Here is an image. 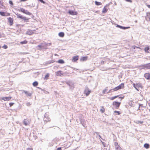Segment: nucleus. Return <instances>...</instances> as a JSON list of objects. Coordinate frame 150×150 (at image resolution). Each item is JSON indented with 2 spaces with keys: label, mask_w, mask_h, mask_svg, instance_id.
I'll return each mask as SVG.
<instances>
[{
  "label": "nucleus",
  "mask_w": 150,
  "mask_h": 150,
  "mask_svg": "<svg viewBox=\"0 0 150 150\" xmlns=\"http://www.w3.org/2000/svg\"><path fill=\"white\" fill-rule=\"evenodd\" d=\"M145 78L147 80H150V74L148 73L145 74L144 75Z\"/></svg>",
  "instance_id": "nucleus-16"
},
{
  "label": "nucleus",
  "mask_w": 150,
  "mask_h": 150,
  "mask_svg": "<svg viewBox=\"0 0 150 150\" xmlns=\"http://www.w3.org/2000/svg\"><path fill=\"white\" fill-rule=\"evenodd\" d=\"M2 37V35L1 33H0V38H1Z\"/></svg>",
  "instance_id": "nucleus-57"
},
{
  "label": "nucleus",
  "mask_w": 150,
  "mask_h": 150,
  "mask_svg": "<svg viewBox=\"0 0 150 150\" xmlns=\"http://www.w3.org/2000/svg\"><path fill=\"white\" fill-rule=\"evenodd\" d=\"M58 62L60 64H64V61L62 59H60L58 61Z\"/></svg>",
  "instance_id": "nucleus-32"
},
{
  "label": "nucleus",
  "mask_w": 150,
  "mask_h": 150,
  "mask_svg": "<svg viewBox=\"0 0 150 150\" xmlns=\"http://www.w3.org/2000/svg\"><path fill=\"white\" fill-rule=\"evenodd\" d=\"M68 85L69 86L70 88L71 89H73L74 88V84L72 82H69L67 83Z\"/></svg>",
  "instance_id": "nucleus-15"
},
{
  "label": "nucleus",
  "mask_w": 150,
  "mask_h": 150,
  "mask_svg": "<svg viewBox=\"0 0 150 150\" xmlns=\"http://www.w3.org/2000/svg\"><path fill=\"white\" fill-rule=\"evenodd\" d=\"M124 98V97H119V98H121V99H123Z\"/></svg>",
  "instance_id": "nucleus-60"
},
{
  "label": "nucleus",
  "mask_w": 150,
  "mask_h": 150,
  "mask_svg": "<svg viewBox=\"0 0 150 150\" xmlns=\"http://www.w3.org/2000/svg\"><path fill=\"white\" fill-rule=\"evenodd\" d=\"M112 90H113V89L110 90L107 93H110Z\"/></svg>",
  "instance_id": "nucleus-50"
},
{
  "label": "nucleus",
  "mask_w": 150,
  "mask_h": 150,
  "mask_svg": "<svg viewBox=\"0 0 150 150\" xmlns=\"http://www.w3.org/2000/svg\"><path fill=\"white\" fill-rule=\"evenodd\" d=\"M31 122V120L30 119H25L23 121V124L25 126L29 125Z\"/></svg>",
  "instance_id": "nucleus-6"
},
{
  "label": "nucleus",
  "mask_w": 150,
  "mask_h": 150,
  "mask_svg": "<svg viewBox=\"0 0 150 150\" xmlns=\"http://www.w3.org/2000/svg\"><path fill=\"white\" fill-rule=\"evenodd\" d=\"M26 105L27 106H29L31 105V104L30 102H28L26 103Z\"/></svg>",
  "instance_id": "nucleus-41"
},
{
  "label": "nucleus",
  "mask_w": 150,
  "mask_h": 150,
  "mask_svg": "<svg viewBox=\"0 0 150 150\" xmlns=\"http://www.w3.org/2000/svg\"><path fill=\"white\" fill-rule=\"evenodd\" d=\"M135 88V89H136L138 91H139V90L137 88H137V86H136V87H135V88Z\"/></svg>",
  "instance_id": "nucleus-56"
},
{
  "label": "nucleus",
  "mask_w": 150,
  "mask_h": 150,
  "mask_svg": "<svg viewBox=\"0 0 150 150\" xmlns=\"http://www.w3.org/2000/svg\"><path fill=\"white\" fill-rule=\"evenodd\" d=\"M8 22L9 23L10 25H13V18H11V17H9L8 18Z\"/></svg>",
  "instance_id": "nucleus-12"
},
{
  "label": "nucleus",
  "mask_w": 150,
  "mask_h": 150,
  "mask_svg": "<svg viewBox=\"0 0 150 150\" xmlns=\"http://www.w3.org/2000/svg\"><path fill=\"white\" fill-rule=\"evenodd\" d=\"M22 91L23 93H24L27 96H31L32 94L29 92L25 90H23Z\"/></svg>",
  "instance_id": "nucleus-14"
},
{
  "label": "nucleus",
  "mask_w": 150,
  "mask_h": 150,
  "mask_svg": "<svg viewBox=\"0 0 150 150\" xmlns=\"http://www.w3.org/2000/svg\"><path fill=\"white\" fill-rule=\"evenodd\" d=\"M144 147L147 149L149 148V144H145L144 145Z\"/></svg>",
  "instance_id": "nucleus-29"
},
{
  "label": "nucleus",
  "mask_w": 150,
  "mask_h": 150,
  "mask_svg": "<svg viewBox=\"0 0 150 150\" xmlns=\"http://www.w3.org/2000/svg\"><path fill=\"white\" fill-rule=\"evenodd\" d=\"M41 44L43 49H47V48L46 43H42Z\"/></svg>",
  "instance_id": "nucleus-18"
},
{
  "label": "nucleus",
  "mask_w": 150,
  "mask_h": 150,
  "mask_svg": "<svg viewBox=\"0 0 150 150\" xmlns=\"http://www.w3.org/2000/svg\"><path fill=\"white\" fill-rule=\"evenodd\" d=\"M0 14L2 16H8L10 15V14L9 13H8L7 15H6L5 14L4 12L1 11H0Z\"/></svg>",
  "instance_id": "nucleus-23"
},
{
  "label": "nucleus",
  "mask_w": 150,
  "mask_h": 150,
  "mask_svg": "<svg viewBox=\"0 0 150 150\" xmlns=\"http://www.w3.org/2000/svg\"><path fill=\"white\" fill-rule=\"evenodd\" d=\"M101 142H102V143L103 145V146H104V147H106V145H105V144L103 142H102V141H101Z\"/></svg>",
  "instance_id": "nucleus-44"
},
{
  "label": "nucleus",
  "mask_w": 150,
  "mask_h": 150,
  "mask_svg": "<svg viewBox=\"0 0 150 150\" xmlns=\"http://www.w3.org/2000/svg\"><path fill=\"white\" fill-rule=\"evenodd\" d=\"M16 15L17 16V17L18 18H20L22 20H24L26 22L28 21L29 20L30 18H26V17L25 16H23L22 15L20 14L17 13L16 14Z\"/></svg>",
  "instance_id": "nucleus-1"
},
{
  "label": "nucleus",
  "mask_w": 150,
  "mask_h": 150,
  "mask_svg": "<svg viewBox=\"0 0 150 150\" xmlns=\"http://www.w3.org/2000/svg\"><path fill=\"white\" fill-rule=\"evenodd\" d=\"M27 0H21V1H27Z\"/></svg>",
  "instance_id": "nucleus-62"
},
{
  "label": "nucleus",
  "mask_w": 150,
  "mask_h": 150,
  "mask_svg": "<svg viewBox=\"0 0 150 150\" xmlns=\"http://www.w3.org/2000/svg\"><path fill=\"white\" fill-rule=\"evenodd\" d=\"M108 10L106 8V6H105L103 8V9L102 10V13H105L107 12V11Z\"/></svg>",
  "instance_id": "nucleus-27"
},
{
  "label": "nucleus",
  "mask_w": 150,
  "mask_h": 150,
  "mask_svg": "<svg viewBox=\"0 0 150 150\" xmlns=\"http://www.w3.org/2000/svg\"><path fill=\"white\" fill-rule=\"evenodd\" d=\"M133 86L134 88H135L136 87V84L135 83H134L133 84Z\"/></svg>",
  "instance_id": "nucleus-55"
},
{
  "label": "nucleus",
  "mask_w": 150,
  "mask_h": 150,
  "mask_svg": "<svg viewBox=\"0 0 150 150\" xmlns=\"http://www.w3.org/2000/svg\"><path fill=\"white\" fill-rule=\"evenodd\" d=\"M79 57L78 56H74L73 57V60L74 62H75L78 60Z\"/></svg>",
  "instance_id": "nucleus-21"
},
{
  "label": "nucleus",
  "mask_w": 150,
  "mask_h": 150,
  "mask_svg": "<svg viewBox=\"0 0 150 150\" xmlns=\"http://www.w3.org/2000/svg\"><path fill=\"white\" fill-rule=\"evenodd\" d=\"M136 86L137 87L139 88H142V85L141 83H137L136 84Z\"/></svg>",
  "instance_id": "nucleus-24"
},
{
  "label": "nucleus",
  "mask_w": 150,
  "mask_h": 150,
  "mask_svg": "<svg viewBox=\"0 0 150 150\" xmlns=\"http://www.w3.org/2000/svg\"><path fill=\"white\" fill-rule=\"evenodd\" d=\"M28 42V41L26 40H25L23 41H21L20 42V43L21 44H27Z\"/></svg>",
  "instance_id": "nucleus-33"
},
{
  "label": "nucleus",
  "mask_w": 150,
  "mask_h": 150,
  "mask_svg": "<svg viewBox=\"0 0 150 150\" xmlns=\"http://www.w3.org/2000/svg\"><path fill=\"white\" fill-rule=\"evenodd\" d=\"M120 103L117 101H114L113 102V105L115 106V108L117 109L120 106Z\"/></svg>",
  "instance_id": "nucleus-8"
},
{
  "label": "nucleus",
  "mask_w": 150,
  "mask_h": 150,
  "mask_svg": "<svg viewBox=\"0 0 150 150\" xmlns=\"http://www.w3.org/2000/svg\"><path fill=\"white\" fill-rule=\"evenodd\" d=\"M91 92V91L89 89V88L86 87L85 88L84 91V93L86 95V96H88Z\"/></svg>",
  "instance_id": "nucleus-5"
},
{
  "label": "nucleus",
  "mask_w": 150,
  "mask_h": 150,
  "mask_svg": "<svg viewBox=\"0 0 150 150\" xmlns=\"http://www.w3.org/2000/svg\"><path fill=\"white\" fill-rule=\"evenodd\" d=\"M39 0L42 3H43L44 4H45L46 3L44 1H43V0Z\"/></svg>",
  "instance_id": "nucleus-45"
},
{
  "label": "nucleus",
  "mask_w": 150,
  "mask_h": 150,
  "mask_svg": "<svg viewBox=\"0 0 150 150\" xmlns=\"http://www.w3.org/2000/svg\"><path fill=\"white\" fill-rule=\"evenodd\" d=\"M114 144L115 147V149L118 148V147H120V146L118 145V143L117 142H115V143Z\"/></svg>",
  "instance_id": "nucleus-30"
},
{
  "label": "nucleus",
  "mask_w": 150,
  "mask_h": 150,
  "mask_svg": "<svg viewBox=\"0 0 150 150\" xmlns=\"http://www.w3.org/2000/svg\"><path fill=\"white\" fill-rule=\"evenodd\" d=\"M107 88H108V87H106V88H105V89L103 90V93L104 94H105L106 93V92L108 90V89H107Z\"/></svg>",
  "instance_id": "nucleus-36"
},
{
  "label": "nucleus",
  "mask_w": 150,
  "mask_h": 150,
  "mask_svg": "<svg viewBox=\"0 0 150 150\" xmlns=\"http://www.w3.org/2000/svg\"><path fill=\"white\" fill-rule=\"evenodd\" d=\"M139 122L141 123H142L143 122L142 121V122L140 121Z\"/></svg>",
  "instance_id": "nucleus-63"
},
{
  "label": "nucleus",
  "mask_w": 150,
  "mask_h": 150,
  "mask_svg": "<svg viewBox=\"0 0 150 150\" xmlns=\"http://www.w3.org/2000/svg\"><path fill=\"white\" fill-rule=\"evenodd\" d=\"M149 48L148 46L146 47L144 49V50L146 52L149 53Z\"/></svg>",
  "instance_id": "nucleus-26"
},
{
  "label": "nucleus",
  "mask_w": 150,
  "mask_h": 150,
  "mask_svg": "<svg viewBox=\"0 0 150 150\" xmlns=\"http://www.w3.org/2000/svg\"><path fill=\"white\" fill-rule=\"evenodd\" d=\"M51 45V43H46V45H47V47L48 46H50V45Z\"/></svg>",
  "instance_id": "nucleus-49"
},
{
  "label": "nucleus",
  "mask_w": 150,
  "mask_h": 150,
  "mask_svg": "<svg viewBox=\"0 0 150 150\" xmlns=\"http://www.w3.org/2000/svg\"><path fill=\"white\" fill-rule=\"evenodd\" d=\"M114 112V113H117L118 115H120V113L119 111H115Z\"/></svg>",
  "instance_id": "nucleus-43"
},
{
  "label": "nucleus",
  "mask_w": 150,
  "mask_h": 150,
  "mask_svg": "<svg viewBox=\"0 0 150 150\" xmlns=\"http://www.w3.org/2000/svg\"><path fill=\"white\" fill-rule=\"evenodd\" d=\"M95 3L96 5L97 6L100 5L102 4V3L101 2H98L97 1H95Z\"/></svg>",
  "instance_id": "nucleus-35"
},
{
  "label": "nucleus",
  "mask_w": 150,
  "mask_h": 150,
  "mask_svg": "<svg viewBox=\"0 0 150 150\" xmlns=\"http://www.w3.org/2000/svg\"><path fill=\"white\" fill-rule=\"evenodd\" d=\"M147 6L149 8H150V5H147Z\"/></svg>",
  "instance_id": "nucleus-61"
},
{
  "label": "nucleus",
  "mask_w": 150,
  "mask_h": 150,
  "mask_svg": "<svg viewBox=\"0 0 150 150\" xmlns=\"http://www.w3.org/2000/svg\"><path fill=\"white\" fill-rule=\"evenodd\" d=\"M80 122L82 124V125L83 126L85 127V120L84 119H82L81 117V118H80Z\"/></svg>",
  "instance_id": "nucleus-11"
},
{
  "label": "nucleus",
  "mask_w": 150,
  "mask_h": 150,
  "mask_svg": "<svg viewBox=\"0 0 150 150\" xmlns=\"http://www.w3.org/2000/svg\"><path fill=\"white\" fill-rule=\"evenodd\" d=\"M124 87V83H122L118 86L115 87V88H113V90L115 91H116L117 90L122 88H123Z\"/></svg>",
  "instance_id": "nucleus-2"
},
{
  "label": "nucleus",
  "mask_w": 150,
  "mask_h": 150,
  "mask_svg": "<svg viewBox=\"0 0 150 150\" xmlns=\"http://www.w3.org/2000/svg\"><path fill=\"white\" fill-rule=\"evenodd\" d=\"M62 71H57L56 72V75L57 76H61V75L63 74L62 73Z\"/></svg>",
  "instance_id": "nucleus-22"
},
{
  "label": "nucleus",
  "mask_w": 150,
  "mask_h": 150,
  "mask_svg": "<svg viewBox=\"0 0 150 150\" xmlns=\"http://www.w3.org/2000/svg\"><path fill=\"white\" fill-rule=\"evenodd\" d=\"M140 67H142V69H150V63L143 65H141L140 66Z\"/></svg>",
  "instance_id": "nucleus-4"
},
{
  "label": "nucleus",
  "mask_w": 150,
  "mask_h": 150,
  "mask_svg": "<svg viewBox=\"0 0 150 150\" xmlns=\"http://www.w3.org/2000/svg\"><path fill=\"white\" fill-rule=\"evenodd\" d=\"M20 11L22 12H23V13H24L27 15H32V14L31 13L29 12L27 10H25V9H24V8H21Z\"/></svg>",
  "instance_id": "nucleus-7"
},
{
  "label": "nucleus",
  "mask_w": 150,
  "mask_h": 150,
  "mask_svg": "<svg viewBox=\"0 0 150 150\" xmlns=\"http://www.w3.org/2000/svg\"><path fill=\"white\" fill-rule=\"evenodd\" d=\"M33 149L31 147L28 148L27 149V150H33Z\"/></svg>",
  "instance_id": "nucleus-46"
},
{
  "label": "nucleus",
  "mask_w": 150,
  "mask_h": 150,
  "mask_svg": "<svg viewBox=\"0 0 150 150\" xmlns=\"http://www.w3.org/2000/svg\"><path fill=\"white\" fill-rule=\"evenodd\" d=\"M136 46H132V48H133L134 49H135L136 47Z\"/></svg>",
  "instance_id": "nucleus-54"
},
{
  "label": "nucleus",
  "mask_w": 150,
  "mask_h": 150,
  "mask_svg": "<svg viewBox=\"0 0 150 150\" xmlns=\"http://www.w3.org/2000/svg\"><path fill=\"white\" fill-rule=\"evenodd\" d=\"M54 62V61H50V62L49 63H53Z\"/></svg>",
  "instance_id": "nucleus-58"
},
{
  "label": "nucleus",
  "mask_w": 150,
  "mask_h": 150,
  "mask_svg": "<svg viewBox=\"0 0 150 150\" xmlns=\"http://www.w3.org/2000/svg\"><path fill=\"white\" fill-rule=\"evenodd\" d=\"M11 98V97H4L1 98V99L5 101H8L10 100Z\"/></svg>",
  "instance_id": "nucleus-13"
},
{
  "label": "nucleus",
  "mask_w": 150,
  "mask_h": 150,
  "mask_svg": "<svg viewBox=\"0 0 150 150\" xmlns=\"http://www.w3.org/2000/svg\"><path fill=\"white\" fill-rule=\"evenodd\" d=\"M35 30H31L28 29L26 33V34L31 35L34 33Z\"/></svg>",
  "instance_id": "nucleus-10"
},
{
  "label": "nucleus",
  "mask_w": 150,
  "mask_h": 150,
  "mask_svg": "<svg viewBox=\"0 0 150 150\" xmlns=\"http://www.w3.org/2000/svg\"><path fill=\"white\" fill-rule=\"evenodd\" d=\"M68 13L72 15H77V13L75 11L69 10Z\"/></svg>",
  "instance_id": "nucleus-9"
},
{
  "label": "nucleus",
  "mask_w": 150,
  "mask_h": 150,
  "mask_svg": "<svg viewBox=\"0 0 150 150\" xmlns=\"http://www.w3.org/2000/svg\"><path fill=\"white\" fill-rule=\"evenodd\" d=\"M103 150H107V149L104 148Z\"/></svg>",
  "instance_id": "nucleus-64"
},
{
  "label": "nucleus",
  "mask_w": 150,
  "mask_h": 150,
  "mask_svg": "<svg viewBox=\"0 0 150 150\" xmlns=\"http://www.w3.org/2000/svg\"><path fill=\"white\" fill-rule=\"evenodd\" d=\"M59 36L61 37H64V34L63 32H60L58 34Z\"/></svg>",
  "instance_id": "nucleus-25"
},
{
  "label": "nucleus",
  "mask_w": 150,
  "mask_h": 150,
  "mask_svg": "<svg viewBox=\"0 0 150 150\" xmlns=\"http://www.w3.org/2000/svg\"><path fill=\"white\" fill-rule=\"evenodd\" d=\"M120 25H117V27H118V28H120Z\"/></svg>",
  "instance_id": "nucleus-59"
},
{
  "label": "nucleus",
  "mask_w": 150,
  "mask_h": 150,
  "mask_svg": "<svg viewBox=\"0 0 150 150\" xmlns=\"http://www.w3.org/2000/svg\"><path fill=\"white\" fill-rule=\"evenodd\" d=\"M130 28V27H123L122 26H120V28L122 29L125 30L126 29L129 28Z\"/></svg>",
  "instance_id": "nucleus-28"
},
{
  "label": "nucleus",
  "mask_w": 150,
  "mask_h": 150,
  "mask_svg": "<svg viewBox=\"0 0 150 150\" xmlns=\"http://www.w3.org/2000/svg\"><path fill=\"white\" fill-rule=\"evenodd\" d=\"M95 133H96L97 134V137H98L99 138V139L100 138H101L102 139L101 136H100V135H99L98 134V132H95Z\"/></svg>",
  "instance_id": "nucleus-37"
},
{
  "label": "nucleus",
  "mask_w": 150,
  "mask_h": 150,
  "mask_svg": "<svg viewBox=\"0 0 150 150\" xmlns=\"http://www.w3.org/2000/svg\"><path fill=\"white\" fill-rule=\"evenodd\" d=\"M146 20L149 18V21H150V12H148L146 13V16L145 17Z\"/></svg>",
  "instance_id": "nucleus-17"
},
{
  "label": "nucleus",
  "mask_w": 150,
  "mask_h": 150,
  "mask_svg": "<svg viewBox=\"0 0 150 150\" xmlns=\"http://www.w3.org/2000/svg\"><path fill=\"white\" fill-rule=\"evenodd\" d=\"M88 57H82L80 59L81 61H84L87 60Z\"/></svg>",
  "instance_id": "nucleus-20"
},
{
  "label": "nucleus",
  "mask_w": 150,
  "mask_h": 150,
  "mask_svg": "<svg viewBox=\"0 0 150 150\" xmlns=\"http://www.w3.org/2000/svg\"><path fill=\"white\" fill-rule=\"evenodd\" d=\"M61 150V147H59V148H58L56 150Z\"/></svg>",
  "instance_id": "nucleus-53"
},
{
  "label": "nucleus",
  "mask_w": 150,
  "mask_h": 150,
  "mask_svg": "<svg viewBox=\"0 0 150 150\" xmlns=\"http://www.w3.org/2000/svg\"><path fill=\"white\" fill-rule=\"evenodd\" d=\"M2 47L4 49H6L8 47L6 45H4Z\"/></svg>",
  "instance_id": "nucleus-40"
},
{
  "label": "nucleus",
  "mask_w": 150,
  "mask_h": 150,
  "mask_svg": "<svg viewBox=\"0 0 150 150\" xmlns=\"http://www.w3.org/2000/svg\"><path fill=\"white\" fill-rule=\"evenodd\" d=\"M38 83L37 81H35L33 83V85L34 86H38Z\"/></svg>",
  "instance_id": "nucleus-31"
},
{
  "label": "nucleus",
  "mask_w": 150,
  "mask_h": 150,
  "mask_svg": "<svg viewBox=\"0 0 150 150\" xmlns=\"http://www.w3.org/2000/svg\"><path fill=\"white\" fill-rule=\"evenodd\" d=\"M116 150H122V149L120 147H119L116 149Z\"/></svg>",
  "instance_id": "nucleus-47"
},
{
  "label": "nucleus",
  "mask_w": 150,
  "mask_h": 150,
  "mask_svg": "<svg viewBox=\"0 0 150 150\" xmlns=\"http://www.w3.org/2000/svg\"><path fill=\"white\" fill-rule=\"evenodd\" d=\"M100 110L102 112H104V109L103 108V109H101Z\"/></svg>",
  "instance_id": "nucleus-51"
},
{
  "label": "nucleus",
  "mask_w": 150,
  "mask_h": 150,
  "mask_svg": "<svg viewBox=\"0 0 150 150\" xmlns=\"http://www.w3.org/2000/svg\"><path fill=\"white\" fill-rule=\"evenodd\" d=\"M37 47H39V50H41L42 49H43L42 48V45H41V44L40 45H38Z\"/></svg>",
  "instance_id": "nucleus-39"
},
{
  "label": "nucleus",
  "mask_w": 150,
  "mask_h": 150,
  "mask_svg": "<svg viewBox=\"0 0 150 150\" xmlns=\"http://www.w3.org/2000/svg\"><path fill=\"white\" fill-rule=\"evenodd\" d=\"M43 120L44 121L45 123L50 122V119L48 117V116L47 113H46L44 115Z\"/></svg>",
  "instance_id": "nucleus-3"
},
{
  "label": "nucleus",
  "mask_w": 150,
  "mask_h": 150,
  "mask_svg": "<svg viewBox=\"0 0 150 150\" xmlns=\"http://www.w3.org/2000/svg\"><path fill=\"white\" fill-rule=\"evenodd\" d=\"M144 107L143 106V104H139V107L138 109L140 110H143Z\"/></svg>",
  "instance_id": "nucleus-19"
},
{
  "label": "nucleus",
  "mask_w": 150,
  "mask_h": 150,
  "mask_svg": "<svg viewBox=\"0 0 150 150\" xmlns=\"http://www.w3.org/2000/svg\"><path fill=\"white\" fill-rule=\"evenodd\" d=\"M104 62L103 61H101L100 63L101 64H104Z\"/></svg>",
  "instance_id": "nucleus-52"
},
{
  "label": "nucleus",
  "mask_w": 150,
  "mask_h": 150,
  "mask_svg": "<svg viewBox=\"0 0 150 150\" xmlns=\"http://www.w3.org/2000/svg\"><path fill=\"white\" fill-rule=\"evenodd\" d=\"M119 96H115L112 97L110 98V99L111 100H113L114 99H115L117 98V97H119Z\"/></svg>",
  "instance_id": "nucleus-34"
},
{
  "label": "nucleus",
  "mask_w": 150,
  "mask_h": 150,
  "mask_svg": "<svg viewBox=\"0 0 150 150\" xmlns=\"http://www.w3.org/2000/svg\"><path fill=\"white\" fill-rule=\"evenodd\" d=\"M49 76V74H47L45 76V79H48V77Z\"/></svg>",
  "instance_id": "nucleus-38"
},
{
  "label": "nucleus",
  "mask_w": 150,
  "mask_h": 150,
  "mask_svg": "<svg viewBox=\"0 0 150 150\" xmlns=\"http://www.w3.org/2000/svg\"><path fill=\"white\" fill-rule=\"evenodd\" d=\"M14 104V103H9V105H10V107H11Z\"/></svg>",
  "instance_id": "nucleus-48"
},
{
  "label": "nucleus",
  "mask_w": 150,
  "mask_h": 150,
  "mask_svg": "<svg viewBox=\"0 0 150 150\" xmlns=\"http://www.w3.org/2000/svg\"><path fill=\"white\" fill-rule=\"evenodd\" d=\"M9 3L12 6H13V3L12 1L11 0L9 1Z\"/></svg>",
  "instance_id": "nucleus-42"
}]
</instances>
